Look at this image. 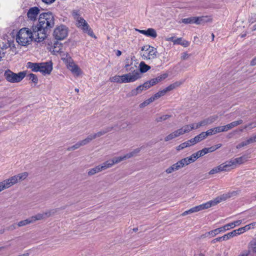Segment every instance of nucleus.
<instances>
[{
    "label": "nucleus",
    "instance_id": "f257e3e1",
    "mask_svg": "<svg viewBox=\"0 0 256 256\" xmlns=\"http://www.w3.org/2000/svg\"><path fill=\"white\" fill-rule=\"evenodd\" d=\"M54 24V18L52 12H44L40 14L38 24L33 28L34 34L38 42L42 41L46 38L48 32Z\"/></svg>",
    "mask_w": 256,
    "mask_h": 256
},
{
    "label": "nucleus",
    "instance_id": "f03ea898",
    "mask_svg": "<svg viewBox=\"0 0 256 256\" xmlns=\"http://www.w3.org/2000/svg\"><path fill=\"white\" fill-rule=\"evenodd\" d=\"M124 68L128 73L122 76H114L110 78V80L112 82L117 83H130L133 82L140 78V74L135 64L131 62L130 64H126Z\"/></svg>",
    "mask_w": 256,
    "mask_h": 256
},
{
    "label": "nucleus",
    "instance_id": "7ed1b4c3",
    "mask_svg": "<svg viewBox=\"0 0 256 256\" xmlns=\"http://www.w3.org/2000/svg\"><path fill=\"white\" fill-rule=\"evenodd\" d=\"M28 176L27 172H24L14 176L8 179L0 182V192L7 189L18 182L25 180Z\"/></svg>",
    "mask_w": 256,
    "mask_h": 256
},
{
    "label": "nucleus",
    "instance_id": "20e7f679",
    "mask_svg": "<svg viewBox=\"0 0 256 256\" xmlns=\"http://www.w3.org/2000/svg\"><path fill=\"white\" fill-rule=\"evenodd\" d=\"M33 36H35L34 32H32L28 28H22L18 32L16 40L20 45L26 46L32 41Z\"/></svg>",
    "mask_w": 256,
    "mask_h": 256
},
{
    "label": "nucleus",
    "instance_id": "39448f33",
    "mask_svg": "<svg viewBox=\"0 0 256 256\" xmlns=\"http://www.w3.org/2000/svg\"><path fill=\"white\" fill-rule=\"evenodd\" d=\"M242 223L241 220H238L236 221H234V222H232L231 223L228 224L224 226H222L221 228H216L214 230H211L210 232H207L205 233L204 234H202L201 236V238H205V237H214L215 236H216L218 233H220V232H225L230 228H234L236 226H239Z\"/></svg>",
    "mask_w": 256,
    "mask_h": 256
},
{
    "label": "nucleus",
    "instance_id": "423d86ee",
    "mask_svg": "<svg viewBox=\"0 0 256 256\" xmlns=\"http://www.w3.org/2000/svg\"><path fill=\"white\" fill-rule=\"evenodd\" d=\"M26 73L24 72H20L16 74L10 70H6L4 74L6 79L11 83L20 82L26 76Z\"/></svg>",
    "mask_w": 256,
    "mask_h": 256
},
{
    "label": "nucleus",
    "instance_id": "0eeeda50",
    "mask_svg": "<svg viewBox=\"0 0 256 256\" xmlns=\"http://www.w3.org/2000/svg\"><path fill=\"white\" fill-rule=\"evenodd\" d=\"M144 53L142 54L144 60H152L156 58L157 56L156 49L150 46H146L142 48Z\"/></svg>",
    "mask_w": 256,
    "mask_h": 256
},
{
    "label": "nucleus",
    "instance_id": "6e6552de",
    "mask_svg": "<svg viewBox=\"0 0 256 256\" xmlns=\"http://www.w3.org/2000/svg\"><path fill=\"white\" fill-rule=\"evenodd\" d=\"M62 59L64 60H66L67 67L74 75L78 76L81 74L82 70L74 62L68 54H66V58H62Z\"/></svg>",
    "mask_w": 256,
    "mask_h": 256
},
{
    "label": "nucleus",
    "instance_id": "1a4fd4ad",
    "mask_svg": "<svg viewBox=\"0 0 256 256\" xmlns=\"http://www.w3.org/2000/svg\"><path fill=\"white\" fill-rule=\"evenodd\" d=\"M68 36V30L66 26H60L55 28L54 36L58 40L64 39Z\"/></svg>",
    "mask_w": 256,
    "mask_h": 256
},
{
    "label": "nucleus",
    "instance_id": "9d476101",
    "mask_svg": "<svg viewBox=\"0 0 256 256\" xmlns=\"http://www.w3.org/2000/svg\"><path fill=\"white\" fill-rule=\"evenodd\" d=\"M240 190L232 191L228 194H224L220 196H218L214 200H212L213 203L212 204L214 206H215L221 202L226 200L228 198L237 196L240 194Z\"/></svg>",
    "mask_w": 256,
    "mask_h": 256
},
{
    "label": "nucleus",
    "instance_id": "9b49d317",
    "mask_svg": "<svg viewBox=\"0 0 256 256\" xmlns=\"http://www.w3.org/2000/svg\"><path fill=\"white\" fill-rule=\"evenodd\" d=\"M212 200H210L206 203L200 204L199 206L193 207L190 210H188L190 214L192 213L196 212L200 210L207 209L208 208H210L212 206H214L212 204Z\"/></svg>",
    "mask_w": 256,
    "mask_h": 256
},
{
    "label": "nucleus",
    "instance_id": "f8f14e48",
    "mask_svg": "<svg viewBox=\"0 0 256 256\" xmlns=\"http://www.w3.org/2000/svg\"><path fill=\"white\" fill-rule=\"evenodd\" d=\"M52 70V63L51 61L40 63V72L43 74H50Z\"/></svg>",
    "mask_w": 256,
    "mask_h": 256
},
{
    "label": "nucleus",
    "instance_id": "ddd939ff",
    "mask_svg": "<svg viewBox=\"0 0 256 256\" xmlns=\"http://www.w3.org/2000/svg\"><path fill=\"white\" fill-rule=\"evenodd\" d=\"M185 134L182 128H181L174 132L170 133L164 138V141L168 142L175 138H176L180 136L183 135Z\"/></svg>",
    "mask_w": 256,
    "mask_h": 256
},
{
    "label": "nucleus",
    "instance_id": "4468645a",
    "mask_svg": "<svg viewBox=\"0 0 256 256\" xmlns=\"http://www.w3.org/2000/svg\"><path fill=\"white\" fill-rule=\"evenodd\" d=\"M40 12V9L37 7L30 8L27 12L28 18L30 20H36Z\"/></svg>",
    "mask_w": 256,
    "mask_h": 256
},
{
    "label": "nucleus",
    "instance_id": "2eb2a0df",
    "mask_svg": "<svg viewBox=\"0 0 256 256\" xmlns=\"http://www.w3.org/2000/svg\"><path fill=\"white\" fill-rule=\"evenodd\" d=\"M248 248V250L244 252L248 253V256L249 254L252 256H256V238L249 242Z\"/></svg>",
    "mask_w": 256,
    "mask_h": 256
},
{
    "label": "nucleus",
    "instance_id": "dca6fc26",
    "mask_svg": "<svg viewBox=\"0 0 256 256\" xmlns=\"http://www.w3.org/2000/svg\"><path fill=\"white\" fill-rule=\"evenodd\" d=\"M220 166L222 172L230 171L231 170L236 168L232 159L220 164Z\"/></svg>",
    "mask_w": 256,
    "mask_h": 256
},
{
    "label": "nucleus",
    "instance_id": "f3484780",
    "mask_svg": "<svg viewBox=\"0 0 256 256\" xmlns=\"http://www.w3.org/2000/svg\"><path fill=\"white\" fill-rule=\"evenodd\" d=\"M180 164L178 161V162L173 164L170 166L166 169L165 172H166V174H169L172 173L182 168Z\"/></svg>",
    "mask_w": 256,
    "mask_h": 256
},
{
    "label": "nucleus",
    "instance_id": "a211bd4d",
    "mask_svg": "<svg viewBox=\"0 0 256 256\" xmlns=\"http://www.w3.org/2000/svg\"><path fill=\"white\" fill-rule=\"evenodd\" d=\"M180 164L178 161V162L173 164L170 166L166 169L165 172H166V174H169L172 173L182 168Z\"/></svg>",
    "mask_w": 256,
    "mask_h": 256
},
{
    "label": "nucleus",
    "instance_id": "6ab92c4d",
    "mask_svg": "<svg viewBox=\"0 0 256 256\" xmlns=\"http://www.w3.org/2000/svg\"><path fill=\"white\" fill-rule=\"evenodd\" d=\"M180 164L178 161V162L173 164L170 166L166 169L165 172H166V174H169L172 173L182 168Z\"/></svg>",
    "mask_w": 256,
    "mask_h": 256
},
{
    "label": "nucleus",
    "instance_id": "aec40b11",
    "mask_svg": "<svg viewBox=\"0 0 256 256\" xmlns=\"http://www.w3.org/2000/svg\"><path fill=\"white\" fill-rule=\"evenodd\" d=\"M206 138L205 134L204 132H201L198 135L196 136L194 138H192L190 140V142L192 143V145H194L196 143L201 142L203 140Z\"/></svg>",
    "mask_w": 256,
    "mask_h": 256
},
{
    "label": "nucleus",
    "instance_id": "412c9836",
    "mask_svg": "<svg viewBox=\"0 0 256 256\" xmlns=\"http://www.w3.org/2000/svg\"><path fill=\"white\" fill-rule=\"evenodd\" d=\"M234 162L235 168H236L238 165L241 164L248 160V157L246 156H242L232 159Z\"/></svg>",
    "mask_w": 256,
    "mask_h": 256
},
{
    "label": "nucleus",
    "instance_id": "4be33fe9",
    "mask_svg": "<svg viewBox=\"0 0 256 256\" xmlns=\"http://www.w3.org/2000/svg\"><path fill=\"white\" fill-rule=\"evenodd\" d=\"M243 123V120L241 119H238L237 120L234 121L230 124H228L226 126L227 130H230L233 128L234 127L237 126L238 125H240Z\"/></svg>",
    "mask_w": 256,
    "mask_h": 256
},
{
    "label": "nucleus",
    "instance_id": "5701e85b",
    "mask_svg": "<svg viewBox=\"0 0 256 256\" xmlns=\"http://www.w3.org/2000/svg\"><path fill=\"white\" fill-rule=\"evenodd\" d=\"M26 66L28 68L31 69L33 72H40V63L28 62Z\"/></svg>",
    "mask_w": 256,
    "mask_h": 256
},
{
    "label": "nucleus",
    "instance_id": "b1692460",
    "mask_svg": "<svg viewBox=\"0 0 256 256\" xmlns=\"http://www.w3.org/2000/svg\"><path fill=\"white\" fill-rule=\"evenodd\" d=\"M144 90V88H143V87L142 85H140L138 86L136 88H134L128 94V96H136L138 94H140L142 92V90Z\"/></svg>",
    "mask_w": 256,
    "mask_h": 256
},
{
    "label": "nucleus",
    "instance_id": "393cba45",
    "mask_svg": "<svg viewBox=\"0 0 256 256\" xmlns=\"http://www.w3.org/2000/svg\"><path fill=\"white\" fill-rule=\"evenodd\" d=\"M78 22L79 27H82L83 30H88V24L81 17L76 20Z\"/></svg>",
    "mask_w": 256,
    "mask_h": 256
},
{
    "label": "nucleus",
    "instance_id": "a878e982",
    "mask_svg": "<svg viewBox=\"0 0 256 256\" xmlns=\"http://www.w3.org/2000/svg\"><path fill=\"white\" fill-rule=\"evenodd\" d=\"M102 171V168H100V165H98L94 168L88 170L87 173L88 176H92Z\"/></svg>",
    "mask_w": 256,
    "mask_h": 256
},
{
    "label": "nucleus",
    "instance_id": "bb28decb",
    "mask_svg": "<svg viewBox=\"0 0 256 256\" xmlns=\"http://www.w3.org/2000/svg\"><path fill=\"white\" fill-rule=\"evenodd\" d=\"M113 166L114 162H112V159L103 162L102 164H100V166L102 168V171L110 168Z\"/></svg>",
    "mask_w": 256,
    "mask_h": 256
},
{
    "label": "nucleus",
    "instance_id": "cd10ccee",
    "mask_svg": "<svg viewBox=\"0 0 256 256\" xmlns=\"http://www.w3.org/2000/svg\"><path fill=\"white\" fill-rule=\"evenodd\" d=\"M255 224H250L248 225H246L244 227L239 228L238 229L235 230L237 234L239 235L242 233H244V232H246L251 228L252 226H254Z\"/></svg>",
    "mask_w": 256,
    "mask_h": 256
},
{
    "label": "nucleus",
    "instance_id": "c85d7f7f",
    "mask_svg": "<svg viewBox=\"0 0 256 256\" xmlns=\"http://www.w3.org/2000/svg\"><path fill=\"white\" fill-rule=\"evenodd\" d=\"M168 75L167 74H166V73L163 74L156 78L152 79V83L154 84H154H158V82H161L162 80H164L166 78L168 77Z\"/></svg>",
    "mask_w": 256,
    "mask_h": 256
},
{
    "label": "nucleus",
    "instance_id": "c756f323",
    "mask_svg": "<svg viewBox=\"0 0 256 256\" xmlns=\"http://www.w3.org/2000/svg\"><path fill=\"white\" fill-rule=\"evenodd\" d=\"M140 69H138V68H137L139 70L140 74L141 73L146 72L150 68V67L149 66L146 64L144 62H141L140 63Z\"/></svg>",
    "mask_w": 256,
    "mask_h": 256
},
{
    "label": "nucleus",
    "instance_id": "7c9ffc66",
    "mask_svg": "<svg viewBox=\"0 0 256 256\" xmlns=\"http://www.w3.org/2000/svg\"><path fill=\"white\" fill-rule=\"evenodd\" d=\"M140 150L141 148H137L134 149L132 152L126 154L124 155L126 160L134 156H136L140 152Z\"/></svg>",
    "mask_w": 256,
    "mask_h": 256
},
{
    "label": "nucleus",
    "instance_id": "2f4dec72",
    "mask_svg": "<svg viewBox=\"0 0 256 256\" xmlns=\"http://www.w3.org/2000/svg\"><path fill=\"white\" fill-rule=\"evenodd\" d=\"M192 146V143L190 142V140H188L186 142H185L180 144L179 146H176V150L178 151H180V150H183L184 148L190 146Z\"/></svg>",
    "mask_w": 256,
    "mask_h": 256
},
{
    "label": "nucleus",
    "instance_id": "473e14b6",
    "mask_svg": "<svg viewBox=\"0 0 256 256\" xmlns=\"http://www.w3.org/2000/svg\"><path fill=\"white\" fill-rule=\"evenodd\" d=\"M184 129V132L186 133H188L192 130L196 129L195 124H190L186 125L182 127Z\"/></svg>",
    "mask_w": 256,
    "mask_h": 256
},
{
    "label": "nucleus",
    "instance_id": "72a5a7b5",
    "mask_svg": "<svg viewBox=\"0 0 256 256\" xmlns=\"http://www.w3.org/2000/svg\"><path fill=\"white\" fill-rule=\"evenodd\" d=\"M206 17L200 16L196 17L194 16V24H202L204 22H206Z\"/></svg>",
    "mask_w": 256,
    "mask_h": 256
},
{
    "label": "nucleus",
    "instance_id": "f704fd0d",
    "mask_svg": "<svg viewBox=\"0 0 256 256\" xmlns=\"http://www.w3.org/2000/svg\"><path fill=\"white\" fill-rule=\"evenodd\" d=\"M147 36L151 37L153 38H156L157 36V34L156 30L152 28H149L147 30Z\"/></svg>",
    "mask_w": 256,
    "mask_h": 256
},
{
    "label": "nucleus",
    "instance_id": "c9c22d12",
    "mask_svg": "<svg viewBox=\"0 0 256 256\" xmlns=\"http://www.w3.org/2000/svg\"><path fill=\"white\" fill-rule=\"evenodd\" d=\"M57 212L56 209H53L44 212H42L43 216L44 218L50 217L54 215Z\"/></svg>",
    "mask_w": 256,
    "mask_h": 256
},
{
    "label": "nucleus",
    "instance_id": "e433bc0d",
    "mask_svg": "<svg viewBox=\"0 0 256 256\" xmlns=\"http://www.w3.org/2000/svg\"><path fill=\"white\" fill-rule=\"evenodd\" d=\"M32 222L31 218L30 217V218H27L26 220H21V221L19 222H18V224H17V226L18 227H21V226H24L26 225H27L28 224H32Z\"/></svg>",
    "mask_w": 256,
    "mask_h": 256
},
{
    "label": "nucleus",
    "instance_id": "4c0bfd02",
    "mask_svg": "<svg viewBox=\"0 0 256 256\" xmlns=\"http://www.w3.org/2000/svg\"><path fill=\"white\" fill-rule=\"evenodd\" d=\"M178 162L180 164V165L182 168L191 164L188 157L182 158Z\"/></svg>",
    "mask_w": 256,
    "mask_h": 256
},
{
    "label": "nucleus",
    "instance_id": "58836bf2",
    "mask_svg": "<svg viewBox=\"0 0 256 256\" xmlns=\"http://www.w3.org/2000/svg\"><path fill=\"white\" fill-rule=\"evenodd\" d=\"M237 235L238 234H237V233H236V230H234L233 231H232L230 232H228L226 234H224V236L223 240H228L229 238H230L234 237Z\"/></svg>",
    "mask_w": 256,
    "mask_h": 256
},
{
    "label": "nucleus",
    "instance_id": "ea45409f",
    "mask_svg": "<svg viewBox=\"0 0 256 256\" xmlns=\"http://www.w3.org/2000/svg\"><path fill=\"white\" fill-rule=\"evenodd\" d=\"M218 118V116L217 115H214L210 116L204 119L206 121L207 124H208L209 125L214 122Z\"/></svg>",
    "mask_w": 256,
    "mask_h": 256
},
{
    "label": "nucleus",
    "instance_id": "a19ab883",
    "mask_svg": "<svg viewBox=\"0 0 256 256\" xmlns=\"http://www.w3.org/2000/svg\"><path fill=\"white\" fill-rule=\"evenodd\" d=\"M30 218L32 223L36 222V220L44 219L42 213L38 214L36 216H31Z\"/></svg>",
    "mask_w": 256,
    "mask_h": 256
},
{
    "label": "nucleus",
    "instance_id": "79ce46f5",
    "mask_svg": "<svg viewBox=\"0 0 256 256\" xmlns=\"http://www.w3.org/2000/svg\"><path fill=\"white\" fill-rule=\"evenodd\" d=\"M194 16H192L188 18H183L182 20V22L186 24H194Z\"/></svg>",
    "mask_w": 256,
    "mask_h": 256
},
{
    "label": "nucleus",
    "instance_id": "37998d69",
    "mask_svg": "<svg viewBox=\"0 0 256 256\" xmlns=\"http://www.w3.org/2000/svg\"><path fill=\"white\" fill-rule=\"evenodd\" d=\"M125 160H126V158L124 155L122 156L114 157L112 159V162H114V165L120 163L122 161Z\"/></svg>",
    "mask_w": 256,
    "mask_h": 256
},
{
    "label": "nucleus",
    "instance_id": "c03bdc74",
    "mask_svg": "<svg viewBox=\"0 0 256 256\" xmlns=\"http://www.w3.org/2000/svg\"><path fill=\"white\" fill-rule=\"evenodd\" d=\"M208 125V124H207L206 121L205 119H204L200 122H198V123L195 124L196 126V129L199 128L200 127L202 126H206Z\"/></svg>",
    "mask_w": 256,
    "mask_h": 256
},
{
    "label": "nucleus",
    "instance_id": "a18cd8bd",
    "mask_svg": "<svg viewBox=\"0 0 256 256\" xmlns=\"http://www.w3.org/2000/svg\"><path fill=\"white\" fill-rule=\"evenodd\" d=\"M214 128V131H215L216 134L220 133V132H226L228 131L226 127V126L215 127V128Z\"/></svg>",
    "mask_w": 256,
    "mask_h": 256
},
{
    "label": "nucleus",
    "instance_id": "49530a36",
    "mask_svg": "<svg viewBox=\"0 0 256 256\" xmlns=\"http://www.w3.org/2000/svg\"><path fill=\"white\" fill-rule=\"evenodd\" d=\"M222 172L220 165L212 168L208 172L209 174H214Z\"/></svg>",
    "mask_w": 256,
    "mask_h": 256
},
{
    "label": "nucleus",
    "instance_id": "de8ad7c7",
    "mask_svg": "<svg viewBox=\"0 0 256 256\" xmlns=\"http://www.w3.org/2000/svg\"><path fill=\"white\" fill-rule=\"evenodd\" d=\"M170 116H171L168 115V114L159 116L156 118V122H160L162 121H164V120H167L168 118H170Z\"/></svg>",
    "mask_w": 256,
    "mask_h": 256
},
{
    "label": "nucleus",
    "instance_id": "09e8293b",
    "mask_svg": "<svg viewBox=\"0 0 256 256\" xmlns=\"http://www.w3.org/2000/svg\"><path fill=\"white\" fill-rule=\"evenodd\" d=\"M28 76L29 80H32L35 84H36L38 83V78L36 74H30Z\"/></svg>",
    "mask_w": 256,
    "mask_h": 256
},
{
    "label": "nucleus",
    "instance_id": "8fccbe9b",
    "mask_svg": "<svg viewBox=\"0 0 256 256\" xmlns=\"http://www.w3.org/2000/svg\"><path fill=\"white\" fill-rule=\"evenodd\" d=\"M152 80H148L146 82H144L143 84H142L143 88H144V90H147L149 88L150 86L154 85V84L152 83Z\"/></svg>",
    "mask_w": 256,
    "mask_h": 256
},
{
    "label": "nucleus",
    "instance_id": "3c124183",
    "mask_svg": "<svg viewBox=\"0 0 256 256\" xmlns=\"http://www.w3.org/2000/svg\"><path fill=\"white\" fill-rule=\"evenodd\" d=\"M256 128V120L254 122L248 123V124H246L244 126V129L249 128V129L251 130L252 128Z\"/></svg>",
    "mask_w": 256,
    "mask_h": 256
},
{
    "label": "nucleus",
    "instance_id": "603ef678",
    "mask_svg": "<svg viewBox=\"0 0 256 256\" xmlns=\"http://www.w3.org/2000/svg\"><path fill=\"white\" fill-rule=\"evenodd\" d=\"M81 146L79 142H76L75 144L73 145L72 146L68 147L67 148V150L68 151H71V150H76L80 148Z\"/></svg>",
    "mask_w": 256,
    "mask_h": 256
},
{
    "label": "nucleus",
    "instance_id": "864d4df0",
    "mask_svg": "<svg viewBox=\"0 0 256 256\" xmlns=\"http://www.w3.org/2000/svg\"><path fill=\"white\" fill-rule=\"evenodd\" d=\"M204 132L206 138L208 136L216 134L214 128H210V129L208 130L206 132Z\"/></svg>",
    "mask_w": 256,
    "mask_h": 256
},
{
    "label": "nucleus",
    "instance_id": "5fc2aeb1",
    "mask_svg": "<svg viewBox=\"0 0 256 256\" xmlns=\"http://www.w3.org/2000/svg\"><path fill=\"white\" fill-rule=\"evenodd\" d=\"M249 144H250V143L248 142V140H246L240 143L239 144H238L236 146V148H238V149L242 147L246 146Z\"/></svg>",
    "mask_w": 256,
    "mask_h": 256
},
{
    "label": "nucleus",
    "instance_id": "6e6d98bb",
    "mask_svg": "<svg viewBox=\"0 0 256 256\" xmlns=\"http://www.w3.org/2000/svg\"><path fill=\"white\" fill-rule=\"evenodd\" d=\"M166 94V91L164 90H162L159 91L157 93H156L154 94L155 98H156V99L158 98H159L161 97L162 96H164Z\"/></svg>",
    "mask_w": 256,
    "mask_h": 256
},
{
    "label": "nucleus",
    "instance_id": "4d7b16f0",
    "mask_svg": "<svg viewBox=\"0 0 256 256\" xmlns=\"http://www.w3.org/2000/svg\"><path fill=\"white\" fill-rule=\"evenodd\" d=\"M188 158L190 160V163L194 162L198 158L197 156L194 154V153L192 154L190 156H188Z\"/></svg>",
    "mask_w": 256,
    "mask_h": 256
},
{
    "label": "nucleus",
    "instance_id": "13d9d810",
    "mask_svg": "<svg viewBox=\"0 0 256 256\" xmlns=\"http://www.w3.org/2000/svg\"><path fill=\"white\" fill-rule=\"evenodd\" d=\"M72 16L76 20H77L80 17V15L79 14V12L77 10H74L72 12Z\"/></svg>",
    "mask_w": 256,
    "mask_h": 256
},
{
    "label": "nucleus",
    "instance_id": "bf43d9fd",
    "mask_svg": "<svg viewBox=\"0 0 256 256\" xmlns=\"http://www.w3.org/2000/svg\"><path fill=\"white\" fill-rule=\"evenodd\" d=\"M79 142L81 146H85L90 142L86 138L82 140L79 141Z\"/></svg>",
    "mask_w": 256,
    "mask_h": 256
},
{
    "label": "nucleus",
    "instance_id": "052dcab7",
    "mask_svg": "<svg viewBox=\"0 0 256 256\" xmlns=\"http://www.w3.org/2000/svg\"><path fill=\"white\" fill-rule=\"evenodd\" d=\"M96 138H98L101 136L102 135L106 134V132L104 131V129L99 131L98 132L95 133Z\"/></svg>",
    "mask_w": 256,
    "mask_h": 256
},
{
    "label": "nucleus",
    "instance_id": "680f3d73",
    "mask_svg": "<svg viewBox=\"0 0 256 256\" xmlns=\"http://www.w3.org/2000/svg\"><path fill=\"white\" fill-rule=\"evenodd\" d=\"M6 53V49L2 48H0V61L2 58L4 56Z\"/></svg>",
    "mask_w": 256,
    "mask_h": 256
},
{
    "label": "nucleus",
    "instance_id": "e2e57ef3",
    "mask_svg": "<svg viewBox=\"0 0 256 256\" xmlns=\"http://www.w3.org/2000/svg\"><path fill=\"white\" fill-rule=\"evenodd\" d=\"M248 140L250 144L256 142V134L250 137Z\"/></svg>",
    "mask_w": 256,
    "mask_h": 256
},
{
    "label": "nucleus",
    "instance_id": "0e129e2a",
    "mask_svg": "<svg viewBox=\"0 0 256 256\" xmlns=\"http://www.w3.org/2000/svg\"><path fill=\"white\" fill-rule=\"evenodd\" d=\"M189 56V54L187 52H183L182 54L181 59L182 60H187Z\"/></svg>",
    "mask_w": 256,
    "mask_h": 256
},
{
    "label": "nucleus",
    "instance_id": "69168bd1",
    "mask_svg": "<svg viewBox=\"0 0 256 256\" xmlns=\"http://www.w3.org/2000/svg\"><path fill=\"white\" fill-rule=\"evenodd\" d=\"M184 82V80H180V81L176 82L172 84H173L174 87L175 88H176L178 86H180L182 84H183Z\"/></svg>",
    "mask_w": 256,
    "mask_h": 256
},
{
    "label": "nucleus",
    "instance_id": "338daca9",
    "mask_svg": "<svg viewBox=\"0 0 256 256\" xmlns=\"http://www.w3.org/2000/svg\"><path fill=\"white\" fill-rule=\"evenodd\" d=\"M174 88H175L174 87L173 84H171L170 85L166 87L164 90L166 93L170 91Z\"/></svg>",
    "mask_w": 256,
    "mask_h": 256
},
{
    "label": "nucleus",
    "instance_id": "774afa93",
    "mask_svg": "<svg viewBox=\"0 0 256 256\" xmlns=\"http://www.w3.org/2000/svg\"><path fill=\"white\" fill-rule=\"evenodd\" d=\"M180 44L184 46V47H187L189 46L190 43L188 41L182 40Z\"/></svg>",
    "mask_w": 256,
    "mask_h": 256
}]
</instances>
